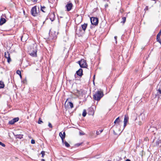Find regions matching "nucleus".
Instances as JSON below:
<instances>
[{
  "label": "nucleus",
  "instance_id": "f257e3e1",
  "mask_svg": "<svg viewBox=\"0 0 161 161\" xmlns=\"http://www.w3.org/2000/svg\"><path fill=\"white\" fill-rule=\"evenodd\" d=\"M103 96V92L98 91L93 95V97L94 100L98 101L100 100Z\"/></svg>",
  "mask_w": 161,
  "mask_h": 161
},
{
  "label": "nucleus",
  "instance_id": "f03ea898",
  "mask_svg": "<svg viewBox=\"0 0 161 161\" xmlns=\"http://www.w3.org/2000/svg\"><path fill=\"white\" fill-rule=\"evenodd\" d=\"M39 7H38V10L37 9L36 6H35L32 8L31 10V14L34 16H36L39 15Z\"/></svg>",
  "mask_w": 161,
  "mask_h": 161
},
{
  "label": "nucleus",
  "instance_id": "7ed1b4c3",
  "mask_svg": "<svg viewBox=\"0 0 161 161\" xmlns=\"http://www.w3.org/2000/svg\"><path fill=\"white\" fill-rule=\"evenodd\" d=\"M77 63L79 64L81 68H87L88 66L86 61L84 59H81L80 60L78 61Z\"/></svg>",
  "mask_w": 161,
  "mask_h": 161
},
{
  "label": "nucleus",
  "instance_id": "20e7f679",
  "mask_svg": "<svg viewBox=\"0 0 161 161\" xmlns=\"http://www.w3.org/2000/svg\"><path fill=\"white\" fill-rule=\"evenodd\" d=\"M90 20L91 24L95 25H97L98 23V19L96 17H92L90 18Z\"/></svg>",
  "mask_w": 161,
  "mask_h": 161
},
{
  "label": "nucleus",
  "instance_id": "39448f33",
  "mask_svg": "<svg viewBox=\"0 0 161 161\" xmlns=\"http://www.w3.org/2000/svg\"><path fill=\"white\" fill-rule=\"evenodd\" d=\"M76 34L78 35L79 36H81L84 33L81 27H80L79 29L76 30Z\"/></svg>",
  "mask_w": 161,
  "mask_h": 161
},
{
  "label": "nucleus",
  "instance_id": "423d86ee",
  "mask_svg": "<svg viewBox=\"0 0 161 161\" xmlns=\"http://www.w3.org/2000/svg\"><path fill=\"white\" fill-rule=\"evenodd\" d=\"M49 34V36L48 38L50 40H55L56 39L57 36L54 32H50Z\"/></svg>",
  "mask_w": 161,
  "mask_h": 161
},
{
  "label": "nucleus",
  "instance_id": "0eeeda50",
  "mask_svg": "<svg viewBox=\"0 0 161 161\" xmlns=\"http://www.w3.org/2000/svg\"><path fill=\"white\" fill-rule=\"evenodd\" d=\"M72 7L73 4L71 3H68L65 6V7L67 9V10L68 11H70Z\"/></svg>",
  "mask_w": 161,
  "mask_h": 161
},
{
  "label": "nucleus",
  "instance_id": "6e6552de",
  "mask_svg": "<svg viewBox=\"0 0 161 161\" xmlns=\"http://www.w3.org/2000/svg\"><path fill=\"white\" fill-rule=\"evenodd\" d=\"M19 118L18 117L15 118L9 121V124L10 125H13L15 123L19 120Z\"/></svg>",
  "mask_w": 161,
  "mask_h": 161
},
{
  "label": "nucleus",
  "instance_id": "1a4fd4ad",
  "mask_svg": "<svg viewBox=\"0 0 161 161\" xmlns=\"http://www.w3.org/2000/svg\"><path fill=\"white\" fill-rule=\"evenodd\" d=\"M129 120V117L127 115H125L124 121V128L126 126L127 123L128 122Z\"/></svg>",
  "mask_w": 161,
  "mask_h": 161
},
{
  "label": "nucleus",
  "instance_id": "9d476101",
  "mask_svg": "<svg viewBox=\"0 0 161 161\" xmlns=\"http://www.w3.org/2000/svg\"><path fill=\"white\" fill-rule=\"evenodd\" d=\"M94 112L93 110V109L92 108H89L88 110V112L87 113V114L89 115H94Z\"/></svg>",
  "mask_w": 161,
  "mask_h": 161
},
{
  "label": "nucleus",
  "instance_id": "9b49d317",
  "mask_svg": "<svg viewBox=\"0 0 161 161\" xmlns=\"http://www.w3.org/2000/svg\"><path fill=\"white\" fill-rule=\"evenodd\" d=\"M76 74L77 75L80 76H81L83 74L82 69L80 68L78 70L76 71Z\"/></svg>",
  "mask_w": 161,
  "mask_h": 161
},
{
  "label": "nucleus",
  "instance_id": "f8f14e48",
  "mask_svg": "<svg viewBox=\"0 0 161 161\" xmlns=\"http://www.w3.org/2000/svg\"><path fill=\"white\" fill-rule=\"evenodd\" d=\"M37 51L36 50H33L32 52L29 53V54L31 56L33 57H36L37 56Z\"/></svg>",
  "mask_w": 161,
  "mask_h": 161
},
{
  "label": "nucleus",
  "instance_id": "ddd939ff",
  "mask_svg": "<svg viewBox=\"0 0 161 161\" xmlns=\"http://www.w3.org/2000/svg\"><path fill=\"white\" fill-rule=\"evenodd\" d=\"M50 19L52 21H53L55 19V16L53 13H52L49 14V15Z\"/></svg>",
  "mask_w": 161,
  "mask_h": 161
},
{
  "label": "nucleus",
  "instance_id": "4468645a",
  "mask_svg": "<svg viewBox=\"0 0 161 161\" xmlns=\"http://www.w3.org/2000/svg\"><path fill=\"white\" fill-rule=\"evenodd\" d=\"M87 26V24L84 23V24L82 25L80 27L82 28V30L85 32V31Z\"/></svg>",
  "mask_w": 161,
  "mask_h": 161
},
{
  "label": "nucleus",
  "instance_id": "2eb2a0df",
  "mask_svg": "<svg viewBox=\"0 0 161 161\" xmlns=\"http://www.w3.org/2000/svg\"><path fill=\"white\" fill-rule=\"evenodd\" d=\"M6 19L3 18L1 17L0 20V25H2L5 23Z\"/></svg>",
  "mask_w": 161,
  "mask_h": 161
},
{
  "label": "nucleus",
  "instance_id": "dca6fc26",
  "mask_svg": "<svg viewBox=\"0 0 161 161\" xmlns=\"http://www.w3.org/2000/svg\"><path fill=\"white\" fill-rule=\"evenodd\" d=\"M40 10L43 12H45L46 11V8L44 6L41 5Z\"/></svg>",
  "mask_w": 161,
  "mask_h": 161
},
{
  "label": "nucleus",
  "instance_id": "f3484780",
  "mask_svg": "<svg viewBox=\"0 0 161 161\" xmlns=\"http://www.w3.org/2000/svg\"><path fill=\"white\" fill-rule=\"evenodd\" d=\"M63 134V136H62V137H61V139L62 141V143H64V138H65V132H64L63 133V134Z\"/></svg>",
  "mask_w": 161,
  "mask_h": 161
},
{
  "label": "nucleus",
  "instance_id": "a211bd4d",
  "mask_svg": "<svg viewBox=\"0 0 161 161\" xmlns=\"http://www.w3.org/2000/svg\"><path fill=\"white\" fill-rule=\"evenodd\" d=\"M27 35L26 34H24L21 37V40L22 42H24V41H25L26 40L27 38L25 39H24L23 38L25 36H27Z\"/></svg>",
  "mask_w": 161,
  "mask_h": 161
},
{
  "label": "nucleus",
  "instance_id": "6ab92c4d",
  "mask_svg": "<svg viewBox=\"0 0 161 161\" xmlns=\"http://www.w3.org/2000/svg\"><path fill=\"white\" fill-rule=\"evenodd\" d=\"M160 36H157L156 40L157 41L159 42L161 45V40L160 38Z\"/></svg>",
  "mask_w": 161,
  "mask_h": 161
},
{
  "label": "nucleus",
  "instance_id": "aec40b11",
  "mask_svg": "<svg viewBox=\"0 0 161 161\" xmlns=\"http://www.w3.org/2000/svg\"><path fill=\"white\" fill-rule=\"evenodd\" d=\"M4 86V82L2 81H0V88H3Z\"/></svg>",
  "mask_w": 161,
  "mask_h": 161
},
{
  "label": "nucleus",
  "instance_id": "412c9836",
  "mask_svg": "<svg viewBox=\"0 0 161 161\" xmlns=\"http://www.w3.org/2000/svg\"><path fill=\"white\" fill-rule=\"evenodd\" d=\"M157 95L159 96H161V89L160 88H159V89L157 90Z\"/></svg>",
  "mask_w": 161,
  "mask_h": 161
},
{
  "label": "nucleus",
  "instance_id": "4be33fe9",
  "mask_svg": "<svg viewBox=\"0 0 161 161\" xmlns=\"http://www.w3.org/2000/svg\"><path fill=\"white\" fill-rule=\"evenodd\" d=\"M23 135L21 134L18 135L17 136V138H19V139H21L23 138Z\"/></svg>",
  "mask_w": 161,
  "mask_h": 161
},
{
  "label": "nucleus",
  "instance_id": "5701e85b",
  "mask_svg": "<svg viewBox=\"0 0 161 161\" xmlns=\"http://www.w3.org/2000/svg\"><path fill=\"white\" fill-rule=\"evenodd\" d=\"M63 143L65 144V146L67 147H69L70 146V145L66 141H64Z\"/></svg>",
  "mask_w": 161,
  "mask_h": 161
},
{
  "label": "nucleus",
  "instance_id": "b1692460",
  "mask_svg": "<svg viewBox=\"0 0 161 161\" xmlns=\"http://www.w3.org/2000/svg\"><path fill=\"white\" fill-rule=\"evenodd\" d=\"M10 56V54L7 51V52H5V53L4 56L5 58H6L7 57H8V56Z\"/></svg>",
  "mask_w": 161,
  "mask_h": 161
},
{
  "label": "nucleus",
  "instance_id": "393cba45",
  "mask_svg": "<svg viewBox=\"0 0 161 161\" xmlns=\"http://www.w3.org/2000/svg\"><path fill=\"white\" fill-rule=\"evenodd\" d=\"M120 120H119V117H118L114 121V123L116 124L117 123H119Z\"/></svg>",
  "mask_w": 161,
  "mask_h": 161
},
{
  "label": "nucleus",
  "instance_id": "a878e982",
  "mask_svg": "<svg viewBox=\"0 0 161 161\" xmlns=\"http://www.w3.org/2000/svg\"><path fill=\"white\" fill-rule=\"evenodd\" d=\"M68 105L70 106L71 108H72L73 107V103L71 102H69L68 103Z\"/></svg>",
  "mask_w": 161,
  "mask_h": 161
},
{
  "label": "nucleus",
  "instance_id": "bb28decb",
  "mask_svg": "<svg viewBox=\"0 0 161 161\" xmlns=\"http://www.w3.org/2000/svg\"><path fill=\"white\" fill-rule=\"evenodd\" d=\"M86 110L85 109H84L83 110V112L82 113V116L83 117H84L86 116Z\"/></svg>",
  "mask_w": 161,
  "mask_h": 161
},
{
  "label": "nucleus",
  "instance_id": "cd10ccee",
  "mask_svg": "<svg viewBox=\"0 0 161 161\" xmlns=\"http://www.w3.org/2000/svg\"><path fill=\"white\" fill-rule=\"evenodd\" d=\"M161 142V140L159 139H158L157 140L156 142V145L157 146H158L159 145V144Z\"/></svg>",
  "mask_w": 161,
  "mask_h": 161
},
{
  "label": "nucleus",
  "instance_id": "c85d7f7f",
  "mask_svg": "<svg viewBox=\"0 0 161 161\" xmlns=\"http://www.w3.org/2000/svg\"><path fill=\"white\" fill-rule=\"evenodd\" d=\"M6 58L7 59V62L8 63H9L11 61V60L10 56H8V57H6Z\"/></svg>",
  "mask_w": 161,
  "mask_h": 161
},
{
  "label": "nucleus",
  "instance_id": "c756f323",
  "mask_svg": "<svg viewBox=\"0 0 161 161\" xmlns=\"http://www.w3.org/2000/svg\"><path fill=\"white\" fill-rule=\"evenodd\" d=\"M122 21H121V23H123V24H124L126 21V17H123L122 18Z\"/></svg>",
  "mask_w": 161,
  "mask_h": 161
},
{
  "label": "nucleus",
  "instance_id": "7c9ffc66",
  "mask_svg": "<svg viewBox=\"0 0 161 161\" xmlns=\"http://www.w3.org/2000/svg\"><path fill=\"white\" fill-rule=\"evenodd\" d=\"M16 73L19 75L20 76H21V72L19 70H17Z\"/></svg>",
  "mask_w": 161,
  "mask_h": 161
},
{
  "label": "nucleus",
  "instance_id": "2f4dec72",
  "mask_svg": "<svg viewBox=\"0 0 161 161\" xmlns=\"http://www.w3.org/2000/svg\"><path fill=\"white\" fill-rule=\"evenodd\" d=\"M41 154H42V157L43 158L44 156L45 155V152L44 151H42L41 153Z\"/></svg>",
  "mask_w": 161,
  "mask_h": 161
},
{
  "label": "nucleus",
  "instance_id": "473e14b6",
  "mask_svg": "<svg viewBox=\"0 0 161 161\" xmlns=\"http://www.w3.org/2000/svg\"><path fill=\"white\" fill-rule=\"evenodd\" d=\"M38 123L39 124H41V123H43V122L42 121L40 118L39 119Z\"/></svg>",
  "mask_w": 161,
  "mask_h": 161
},
{
  "label": "nucleus",
  "instance_id": "72a5a7b5",
  "mask_svg": "<svg viewBox=\"0 0 161 161\" xmlns=\"http://www.w3.org/2000/svg\"><path fill=\"white\" fill-rule=\"evenodd\" d=\"M82 143H79L76 144L75 145V146H77V147H78L80 145H81L82 144Z\"/></svg>",
  "mask_w": 161,
  "mask_h": 161
},
{
  "label": "nucleus",
  "instance_id": "f704fd0d",
  "mask_svg": "<svg viewBox=\"0 0 161 161\" xmlns=\"http://www.w3.org/2000/svg\"><path fill=\"white\" fill-rule=\"evenodd\" d=\"M0 145H1L3 147H5V144H4L2 143L1 142H0Z\"/></svg>",
  "mask_w": 161,
  "mask_h": 161
},
{
  "label": "nucleus",
  "instance_id": "c9c22d12",
  "mask_svg": "<svg viewBox=\"0 0 161 161\" xmlns=\"http://www.w3.org/2000/svg\"><path fill=\"white\" fill-rule=\"evenodd\" d=\"M161 35V29H160V31L159 33L157 34V36H160Z\"/></svg>",
  "mask_w": 161,
  "mask_h": 161
},
{
  "label": "nucleus",
  "instance_id": "e433bc0d",
  "mask_svg": "<svg viewBox=\"0 0 161 161\" xmlns=\"http://www.w3.org/2000/svg\"><path fill=\"white\" fill-rule=\"evenodd\" d=\"M48 125L49 126V127L50 128H52L53 127L52 124L50 123H49Z\"/></svg>",
  "mask_w": 161,
  "mask_h": 161
},
{
  "label": "nucleus",
  "instance_id": "4c0bfd02",
  "mask_svg": "<svg viewBox=\"0 0 161 161\" xmlns=\"http://www.w3.org/2000/svg\"><path fill=\"white\" fill-rule=\"evenodd\" d=\"M35 143V141L34 140L32 139L31 140V143L32 144H34Z\"/></svg>",
  "mask_w": 161,
  "mask_h": 161
},
{
  "label": "nucleus",
  "instance_id": "58836bf2",
  "mask_svg": "<svg viewBox=\"0 0 161 161\" xmlns=\"http://www.w3.org/2000/svg\"><path fill=\"white\" fill-rule=\"evenodd\" d=\"M59 136L61 138V137H62V136H63V134L61 132H60L59 133Z\"/></svg>",
  "mask_w": 161,
  "mask_h": 161
},
{
  "label": "nucleus",
  "instance_id": "ea45409f",
  "mask_svg": "<svg viewBox=\"0 0 161 161\" xmlns=\"http://www.w3.org/2000/svg\"><path fill=\"white\" fill-rule=\"evenodd\" d=\"M117 36H115L114 38V39H115V40L116 41V43L117 42Z\"/></svg>",
  "mask_w": 161,
  "mask_h": 161
},
{
  "label": "nucleus",
  "instance_id": "a19ab883",
  "mask_svg": "<svg viewBox=\"0 0 161 161\" xmlns=\"http://www.w3.org/2000/svg\"><path fill=\"white\" fill-rule=\"evenodd\" d=\"M148 9V7L147 6H146L145 8L144 9V10H147Z\"/></svg>",
  "mask_w": 161,
  "mask_h": 161
},
{
  "label": "nucleus",
  "instance_id": "79ce46f5",
  "mask_svg": "<svg viewBox=\"0 0 161 161\" xmlns=\"http://www.w3.org/2000/svg\"><path fill=\"white\" fill-rule=\"evenodd\" d=\"M99 134H100V133H99V131H97V132H96V134L97 135H98Z\"/></svg>",
  "mask_w": 161,
  "mask_h": 161
},
{
  "label": "nucleus",
  "instance_id": "37998d69",
  "mask_svg": "<svg viewBox=\"0 0 161 161\" xmlns=\"http://www.w3.org/2000/svg\"><path fill=\"white\" fill-rule=\"evenodd\" d=\"M143 116L144 117V114H141V116H140V117H143Z\"/></svg>",
  "mask_w": 161,
  "mask_h": 161
},
{
  "label": "nucleus",
  "instance_id": "c03bdc74",
  "mask_svg": "<svg viewBox=\"0 0 161 161\" xmlns=\"http://www.w3.org/2000/svg\"><path fill=\"white\" fill-rule=\"evenodd\" d=\"M32 1L34 2H36L37 1V0H31Z\"/></svg>",
  "mask_w": 161,
  "mask_h": 161
},
{
  "label": "nucleus",
  "instance_id": "a18cd8bd",
  "mask_svg": "<svg viewBox=\"0 0 161 161\" xmlns=\"http://www.w3.org/2000/svg\"><path fill=\"white\" fill-rule=\"evenodd\" d=\"M26 81V80H23L22 82H23V83H24Z\"/></svg>",
  "mask_w": 161,
  "mask_h": 161
},
{
  "label": "nucleus",
  "instance_id": "49530a36",
  "mask_svg": "<svg viewBox=\"0 0 161 161\" xmlns=\"http://www.w3.org/2000/svg\"><path fill=\"white\" fill-rule=\"evenodd\" d=\"M125 161H131L129 159H127Z\"/></svg>",
  "mask_w": 161,
  "mask_h": 161
},
{
  "label": "nucleus",
  "instance_id": "de8ad7c7",
  "mask_svg": "<svg viewBox=\"0 0 161 161\" xmlns=\"http://www.w3.org/2000/svg\"><path fill=\"white\" fill-rule=\"evenodd\" d=\"M41 161H45V160L43 159H41Z\"/></svg>",
  "mask_w": 161,
  "mask_h": 161
},
{
  "label": "nucleus",
  "instance_id": "09e8293b",
  "mask_svg": "<svg viewBox=\"0 0 161 161\" xmlns=\"http://www.w3.org/2000/svg\"><path fill=\"white\" fill-rule=\"evenodd\" d=\"M99 131L100 132V133H101L103 131V130H100Z\"/></svg>",
  "mask_w": 161,
  "mask_h": 161
},
{
  "label": "nucleus",
  "instance_id": "8fccbe9b",
  "mask_svg": "<svg viewBox=\"0 0 161 161\" xmlns=\"http://www.w3.org/2000/svg\"><path fill=\"white\" fill-rule=\"evenodd\" d=\"M76 75H75V78H76Z\"/></svg>",
  "mask_w": 161,
  "mask_h": 161
},
{
  "label": "nucleus",
  "instance_id": "3c124183",
  "mask_svg": "<svg viewBox=\"0 0 161 161\" xmlns=\"http://www.w3.org/2000/svg\"><path fill=\"white\" fill-rule=\"evenodd\" d=\"M95 75H94V76H93V78H95Z\"/></svg>",
  "mask_w": 161,
  "mask_h": 161
},
{
  "label": "nucleus",
  "instance_id": "603ef678",
  "mask_svg": "<svg viewBox=\"0 0 161 161\" xmlns=\"http://www.w3.org/2000/svg\"><path fill=\"white\" fill-rule=\"evenodd\" d=\"M20 76V77L21 78V76Z\"/></svg>",
  "mask_w": 161,
  "mask_h": 161
}]
</instances>
